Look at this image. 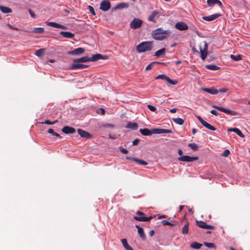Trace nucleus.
I'll return each mask as SVG.
<instances>
[{
	"label": "nucleus",
	"mask_w": 250,
	"mask_h": 250,
	"mask_svg": "<svg viewBox=\"0 0 250 250\" xmlns=\"http://www.w3.org/2000/svg\"><path fill=\"white\" fill-rule=\"evenodd\" d=\"M44 31V29L42 27H36L34 28L32 32L36 33H42Z\"/></svg>",
	"instance_id": "obj_38"
},
{
	"label": "nucleus",
	"mask_w": 250,
	"mask_h": 250,
	"mask_svg": "<svg viewBox=\"0 0 250 250\" xmlns=\"http://www.w3.org/2000/svg\"><path fill=\"white\" fill-rule=\"evenodd\" d=\"M110 2L107 0H103L100 4V9L103 11H107L110 8Z\"/></svg>",
	"instance_id": "obj_11"
},
{
	"label": "nucleus",
	"mask_w": 250,
	"mask_h": 250,
	"mask_svg": "<svg viewBox=\"0 0 250 250\" xmlns=\"http://www.w3.org/2000/svg\"><path fill=\"white\" fill-rule=\"evenodd\" d=\"M198 159V157H191L188 155L181 156L178 158V160L182 162H193Z\"/></svg>",
	"instance_id": "obj_10"
},
{
	"label": "nucleus",
	"mask_w": 250,
	"mask_h": 250,
	"mask_svg": "<svg viewBox=\"0 0 250 250\" xmlns=\"http://www.w3.org/2000/svg\"><path fill=\"white\" fill-rule=\"evenodd\" d=\"M188 146L194 151L198 150V146L197 144L195 143H190L188 144Z\"/></svg>",
	"instance_id": "obj_41"
},
{
	"label": "nucleus",
	"mask_w": 250,
	"mask_h": 250,
	"mask_svg": "<svg viewBox=\"0 0 250 250\" xmlns=\"http://www.w3.org/2000/svg\"><path fill=\"white\" fill-rule=\"evenodd\" d=\"M84 52V49L82 47H79L73 50L68 52V54L70 55H80Z\"/></svg>",
	"instance_id": "obj_19"
},
{
	"label": "nucleus",
	"mask_w": 250,
	"mask_h": 250,
	"mask_svg": "<svg viewBox=\"0 0 250 250\" xmlns=\"http://www.w3.org/2000/svg\"><path fill=\"white\" fill-rule=\"evenodd\" d=\"M134 162L140 165H146L147 163L144 160L136 158L134 160Z\"/></svg>",
	"instance_id": "obj_44"
},
{
	"label": "nucleus",
	"mask_w": 250,
	"mask_h": 250,
	"mask_svg": "<svg viewBox=\"0 0 250 250\" xmlns=\"http://www.w3.org/2000/svg\"><path fill=\"white\" fill-rule=\"evenodd\" d=\"M122 243L124 246V247L126 250H134L130 246L128 245L127 240L126 239H121Z\"/></svg>",
	"instance_id": "obj_32"
},
{
	"label": "nucleus",
	"mask_w": 250,
	"mask_h": 250,
	"mask_svg": "<svg viewBox=\"0 0 250 250\" xmlns=\"http://www.w3.org/2000/svg\"><path fill=\"white\" fill-rule=\"evenodd\" d=\"M221 16L220 14H215L209 16H205L203 17V19L208 21H212L217 19Z\"/></svg>",
	"instance_id": "obj_17"
},
{
	"label": "nucleus",
	"mask_w": 250,
	"mask_h": 250,
	"mask_svg": "<svg viewBox=\"0 0 250 250\" xmlns=\"http://www.w3.org/2000/svg\"><path fill=\"white\" fill-rule=\"evenodd\" d=\"M7 26L10 28V29H12V30H19V28L18 27H15L10 24H7Z\"/></svg>",
	"instance_id": "obj_52"
},
{
	"label": "nucleus",
	"mask_w": 250,
	"mask_h": 250,
	"mask_svg": "<svg viewBox=\"0 0 250 250\" xmlns=\"http://www.w3.org/2000/svg\"><path fill=\"white\" fill-rule=\"evenodd\" d=\"M201 90L208 92L212 95H216L218 94L219 91L217 89H216L213 87L212 88H201Z\"/></svg>",
	"instance_id": "obj_20"
},
{
	"label": "nucleus",
	"mask_w": 250,
	"mask_h": 250,
	"mask_svg": "<svg viewBox=\"0 0 250 250\" xmlns=\"http://www.w3.org/2000/svg\"><path fill=\"white\" fill-rule=\"evenodd\" d=\"M74 62H90V59L88 57H83L79 59L73 60Z\"/></svg>",
	"instance_id": "obj_28"
},
{
	"label": "nucleus",
	"mask_w": 250,
	"mask_h": 250,
	"mask_svg": "<svg viewBox=\"0 0 250 250\" xmlns=\"http://www.w3.org/2000/svg\"><path fill=\"white\" fill-rule=\"evenodd\" d=\"M173 121L175 123L179 125H182L184 123V120L180 118H173Z\"/></svg>",
	"instance_id": "obj_39"
},
{
	"label": "nucleus",
	"mask_w": 250,
	"mask_h": 250,
	"mask_svg": "<svg viewBox=\"0 0 250 250\" xmlns=\"http://www.w3.org/2000/svg\"><path fill=\"white\" fill-rule=\"evenodd\" d=\"M197 225L200 228L204 229H214L215 227L211 225H208L206 223L203 221H196Z\"/></svg>",
	"instance_id": "obj_9"
},
{
	"label": "nucleus",
	"mask_w": 250,
	"mask_h": 250,
	"mask_svg": "<svg viewBox=\"0 0 250 250\" xmlns=\"http://www.w3.org/2000/svg\"><path fill=\"white\" fill-rule=\"evenodd\" d=\"M212 107L218 110L219 111H221L222 112H225L228 114H229L231 115H237L238 113L236 111L234 110H231L229 109L225 108L224 107L219 106L215 105H212Z\"/></svg>",
	"instance_id": "obj_5"
},
{
	"label": "nucleus",
	"mask_w": 250,
	"mask_h": 250,
	"mask_svg": "<svg viewBox=\"0 0 250 250\" xmlns=\"http://www.w3.org/2000/svg\"><path fill=\"white\" fill-rule=\"evenodd\" d=\"M87 66V65L83 64L73 63L71 64L70 68L71 69H83L86 67Z\"/></svg>",
	"instance_id": "obj_26"
},
{
	"label": "nucleus",
	"mask_w": 250,
	"mask_h": 250,
	"mask_svg": "<svg viewBox=\"0 0 250 250\" xmlns=\"http://www.w3.org/2000/svg\"><path fill=\"white\" fill-rule=\"evenodd\" d=\"M28 12L32 18H35L36 17L35 14L33 12V11L31 9H29Z\"/></svg>",
	"instance_id": "obj_51"
},
{
	"label": "nucleus",
	"mask_w": 250,
	"mask_h": 250,
	"mask_svg": "<svg viewBox=\"0 0 250 250\" xmlns=\"http://www.w3.org/2000/svg\"><path fill=\"white\" fill-rule=\"evenodd\" d=\"M156 79H162L164 80H166L167 83L172 85H175L178 83V81L176 80L173 81L170 79L167 76L164 74H160L157 76Z\"/></svg>",
	"instance_id": "obj_8"
},
{
	"label": "nucleus",
	"mask_w": 250,
	"mask_h": 250,
	"mask_svg": "<svg viewBox=\"0 0 250 250\" xmlns=\"http://www.w3.org/2000/svg\"><path fill=\"white\" fill-rule=\"evenodd\" d=\"M228 90L229 89L227 88H222L218 90L220 92L225 93V92H227L228 91Z\"/></svg>",
	"instance_id": "obj_53"
},
{
	"label": "nucleus",
	"mask_w": 250,
	"mask_h": 250,
	"mask_svg": "<svg viewBox=\"0 0 250 250\" xmlns=\"http://www.w3.org/2000/svg\"><path fill=\"white\" fill-rule=\"evenodd\" d=\"M136 159V158H134V157H129V156H126V159L128 160H131V161H134V160Z\"/></svg>",
	"instance_id": "obj_57"
},
{
	"label": "nucleus",
	"mask_w": 250,
	"mask_h": 250,
	"mask_svg": "<svg viewBox=\"0 0 250 250\" xmlns=\"http://www.w3.org/2000/svg\"><path fill=\"white\" fill-rule=\"evenodd\" d=\"M121 151L123 154H127L128 153V150L125 148H122Z\"/></svg>",
	"instance_id": "obj_56"
},
{
	"label": "nucleus",
	"mask_w": 250,
	"mask_h": 250,
	"mask_svg": "<svg viewBox=\"0 0 250 250\" xmlns=\"http://www.w3.org/2000/svg\"><path fill=\"white\" fill-rule=\"evenodd\" d=\"M154 234V230H150L149 232V234L150 236H153Z\"/></svg>",
	"instance_id": "obj_59"
},
{
	"label": "nucleus",
	"mask_w": 250,
	"mask_h": 250,
	"mask_svg": "<svg viewBox=\"0 0 250 250\" xmlns=\"http://www.w3.org/2000/svg\"><path fill=\"white\" fill-rule=\"evenodd\" d=\"M166 54V49L165 48H162L157 51L155 53V56L156 57H160L161 56H165Z\"/></svg>",
	"instance_id": "obj_33"
},
{
	"label": "nucleus",
	"mask_w": 250,
	"mask_h": 250,
	"mask_svg": "<svg viewBox=\"0 0 250 250\" xmlns=\"http://www.w3.org/2000/svg\"><path fill=\"white\" fill-rule=\"evenodd\" d=\"M197 118L204 127L210 130H216V128L215 127H214L213 126L210 125L209 123L204 121L201 116H197Z\"/></svg>",
	"instance_id": "obj_7"
},
{
	"label": "nucleus",
	"mask_w": 250,
	"mask_h": 250,
	"mask_svg": "<svg viewBox=\"0 0 250 250\" xmlns=\"http://www.w3.org/2000/svg\"><path fill=\"white\" fill-rule=\"evenodd\" d=\"M62 131L65 134H73L76 132V129L74 128L69 126H64Z\"/></svg>",
	"instance_id": "obj_16"
},
{
	"label": "nucleus",
	"mask_w": 250,
	"mask_h": 250,
	"mask_svg": "<svg viewBox=\"0 0 250 250\" xmlns=\"http://www.w3.org/2000/svg\"><path fill=\"white\" fill-rule=\"evenodd\" d=\"M206 68L211 70H217L220 67L214 64H207L205 66Z\"/></svg>",
	"instance_id": "obj_35"
},
{
	"label": "nucleus",
	"mask_w": 250,
	"mask_h": 250,
	"mask_svg": "<svg viewBox=\"0 0 250 250\" xmlns=\"http://www.w3.org/2000/svg\"><path fill=\"white\" fill-rule=\"evenodd\" d=\"M184 207V206H182V205L180 206V207H179L180 211H181L183 209Z\"/></svg>",
	"instance_id": "obj_64"
},
{
	"label": "nucleus",
	"mask_w": 250,
	"mask_h": 250,
	"mask_svg": "<svg viewBox=\"0 0 250 250\" xmlns=\"http://www.w3.org/2000/svg\"><path fill=\"white\" fill-rule=\"evenodd\" d=\"M188 229H189V223L188 222L186 225L184 226L182 228V234L186 235L187 234L188 232Z\"/></svg>",
	"instance_id": "obj_36"
},
{
	"label": "nucleus",
	"mask_w": 250,
	"mask_h": 250,
	"mask_svg": "<svg viewBox=\"0 0 250 250\" xmlns=\"http://www.w3.org/2000/svg\"><path fill=\"white\" fill-rule=\"evenodd\" d=\"M45 23L48 26H50L55 28H61L64 30L67 29V27L66 26L56 22L47 21Z\"/></svg>",
	"instance_id": "obj_13"
},
{
	"label": "nucleus",
	"mask_w": 250,
	"mask_h": 250,
	"mask_svg": "<svg viewBox=\"0 0 250 250\" xmlns=\"http://www.w3.org/2000/svg\"><path fill=\"white\" fill-rule=\"evenodd\" d=\"M44 52V49H42V48L40 49L36 50L35 52V54L38 57H41V56L42 55Z\"/></svg>",
	"instance_id": "obj_43"
},
{
	"label": "nucleus",
	"mask_w": 250,
	"mask_h": 250,
	"mask_svg": "<svg viewBox=\"0 0 250 250\" xmlns=\"http://www.w3.org/2000/svg\"><path fill=\"white\" fill-rule=\"evenodd\" d=\"M88 9H89L90 13L92 15L95 16L96 15V13L95 12L94 9V8L92 6L89 5L88 6Z\"/></svg>",
	"instance_id": "obj_46"
},
{
	"label": "nucleus",
	"mask_w": 250,
	"mask_h": 250,
	"mask_svg": "<svg viewBox=\"0 0 250 250\" xmlns=\"http://www.w3.org/2000/svg\"><path fill=\"white\" fill-rule=\"evenodd\" d=\"M57 122H58V120H56L54 122H51V121H50L49 120H46L43 123H42V124H45L46 125H54Z\"/></svg>",
	"instance_id": "obj_47"
},
{
	"label": "nucleus",
	"mask_w": 250,
	"mask_h": 250,
	"mask_svg": "<svg viewBox=\"0 0 250 250\" xmlns=\"http://www.w3.org/2000/svg\"><path fill=\"white\" fill-rule=\"evenodd\" d=\"M107 56H103L101 54H96L92 55L91 57H89L90 62H95L100 59H106Z\"/></svg>",
	"instance_id": "obj_12"
},
{
	"label": "nucleus",
	"mask_w": 250,
	"mask_h": 250,
	"mask_svg": "<svg viewBox=\"0 0 250 250\" xmlns=\"http://www.w3.org/2000/svg\"><path fill=\"white\" fill-rule=\"evenodd\" d=\"M153 47L152 42H143L136 46V50L139 53L150 51Z\"/></svg>",
	"instance_id": "obj_2"
},
{
	"label": "nucleus",
	"mask_w": 250,
	"mask_h": 250,
	"mask_svg": "<svg viewBox=\"0 0 250 250\" xmlns=\"http://www.w3.org/2000/svg\"><path fill=\"white\" fill-rule=\"evenodd\" d=\"M177 111V108H172L170 110V112L172 113L176 112Z\"/></svg>",
	"instance_id": "obj_58"
},
{
	"label": "nucleus",
	"mask_w": 250,
	"mask_h": 250,
	"mask_svg": "<svg viewBox=\"0 0 250 250\" xmlns=\"http://www.w3.org/2000/svg\"><path fill=\"white\" fill-rule=\"evenodd\" d=\"M140 142V139H136L132 142V145L133 146H136L138 145L139 142Z\"/></svg>",
	"instance_id": "obj_54"
},
{
	"label": "nucleus",
	"mask_w": 250,
	"mask_h": 250,
	"mask_svg": "<svg viewBox=\"0 0 250 250\" xmlns=\"http://www.w3.org/2000/svg\"><path fill=\"white\" fill-rule=\"evenodd\" d=\"M200 57L204 60L208 55V44L206 42H204L203 46H200Z\"/></svg>",
	"instance_id": "obj_4"
},
{
	"label": "nucleus",
	"mask_w": 250,
	"mask_h": 250,
	"mask_svg": "<svg viewBox=\"0 0 250 250\" xmlns=\"http://www.w3.org/2000/svg\"><path fill=\"white\" fill-rule=\"evenodd\" d=\"M47 132L50 134H52L53 135L57 137H59L60 138H62V137L57 132H55L54 130L52 128H50L47 130Z\"/></svg>",
	"instance_id": "obj_42"
},
{
	"label": "nucleus",
	"mask_w": 250,
	"mask_h": 250,
	"mask_svg": "<svg viewBox=\"0 0 250 250\" xmlns=\"http://www.w3.org/2000/svg\"><path fill=\"white\" fill-rule=\"evenodd\" d=\"M136 228L138 229V232L140 236L143 240H145L146 239V235L144 232L143 229L137 225H136Z\"/></svg>",
	"instance_id": "obj_27"
},
{
	"label": "nucleus",
	"mask_w": 250,
	"mask_h": 250,
	"mask_svg": "<svg viewBox=\"0 0 250 250\" xmlns=\"http://www.w3.org/2000/svg\"><path fill=\"white\" fill-rule=\"evenodd\" d=\"M143 23V21L139 19L135 18L130 23L131 28L136 29L140 28Z\"/></svg>",
	"instance_id": "obj_6"
},
{
	"label": "nucleus",
	"mask_w": 250,
	"mask_h": 250,
	"mask_svg": "<svg viewBox=\"0 0 250 250\" xmlns=\"http://www.w3.org/2000/svg\"><path fill=\"white\" fill-rule=\"evenodd\" d=\"M162 223L163 224V225L165 226H174L173 224H171L170 222H168L166 220H163L162 221Z\"/></svg>",
	"instance_id": "obj_49"
},
{
	"label": "nucleus",
	"mask_w": 250,
	"mask_h": 250,
	"mask_svg": "<svg viewBox=\"0 0 250 250\" xmlns=\"http://www.w3.org/2000/svg\"><path fill=\"white\" fill-rule=\"evenodd\" d=\"M99 110L101 111V114L102 115H104L105 114V110L104 109L100 108Z\"/></svg>",
	"instance_id": "obj_60"
},
{
	"label": "nucleus",
	"mask_w": 250,
	"mask_h": 250,
	"mask_svg": "<svg viewBox=\"0 0 250 250\" xmlns=\"http://www.w3.org/2000/svg\"><path fill=\"white\" fill-rule=\"evenodd\" d=\"M161 64L162 65H165V62H153L151 63H150L148 65L146 66V70H148L151 69L154 65L155 64Z\"/></svg>",
	"instance_id": "obj_31"
},
{
	"label": "nucleus",
	"mask_w": 250,
	"mask_h": 250,
	"mask_svg": "<svg viewBox=\"0 0 250 250\" xmlns=\"http://www.w3.org/2000/svg\"><path fill=\"white\" fill-rule=\"evenodd\" d=\"M192 132L193 134H195L196 133V129L194 128H193L192 129Z\"/></svg>",
	"instance_id": "obj_62"
},
{
	"label": "nucleus",
	"mask_w": 250,
	"mask_h": 250,
	"mask_svg": "<svg viewBox=\"0 0 250 250\" xmlns=\"http://www.w3.org/2000/svg\"><path fill=\"white\" fill-rule=\"evenodd\" d=\"M181 63V61H179H179H176V62H175V64H176V65H178V64H180Z\"/></svg>",
	"instance_id": "obj_63"
},
{
	"label": "nucleus",
	"mask_w": 250,
	"mask_h": 250,
	"mask_svg": "<svg viewBox=\"0 0 250 250\" xmlns=\"http://www.w3.org/2000/svg\"><path fill=\"white\" fill-rule=\"evenodd\" d=\"M230 57L232 60L235 61H238L242 60V56L241 55H237L235 56L231 54L230 55Z\"/></svg>",
	"instance_id": "obj_40"
},
{
	"label": "nucleus",
	"mask_w": 250,
	"mask_h": 250,
	"mask_svg": "<svg viewBox=\"0 0 250 250\" xmlns=\"http://www.w3.org/2000/svg\"><path fill=\"white\" fill-rule=\"evenodd\" d=\"M60 34L62 35L64 38L72 39L75 35L74 34L67 31H61Z\"/></svg>",
	"instance_id": "obj_21"
},
{
	"label": "nucleus",
	"mask_w": 250,
	"mask_h": 250,
	"mask_svg": "<svg viewBox=\"0 0 250 250\" xmlns=\"http://www.w3.org/2000/svg\"><path fill=\"white\" fill-rule=\"evenodd\" d=\"M152 132L153 134L171 133L172 131L170 129L163 128H153L152 129Z\"/></svg>",
	"instance_id": "obj_15"
},
{
	"label": "nucleus",
	"mask_w": 250,
	"mask_h": 250,
	"mask_svg": "<svg viewBox=\"0 0 250 250\" xmlns=\"http://www.w3.org/2000/svg\"><path fill=\"white\" fill-rule=\"evenodd\" d=\"M171 31L169 30H163L161 28L154 30L152 33L153 39L156 40L162 41L167 38L170 35Z\"/></svg>",
	"instance_id": "obj_1"
},
{
	"label": "nucleus",
	"mask_w": 250,
	"mask_h": 250,
	"mask_svg": "<svg viewBox=\"0 0 250 250\" xmlns=\"http://www.w3.org/2000/svg\"><path fill=\"white\" fill-rule=\"evenodd\" d=\"M202 246V244L198 242H193L190 245V247L196 250H198Z\"/></svg>",
	"instance_id": "obj_37"
},
{
	"label": "nucleus",
	"mask_w": 250,
	"mask_h": 250,
	"mask_svg": "<svg viewBox=\"0 0 250 250\" xmlns=\"http://www.w3.org/2000/svg\"><path fill=\"white\" fill-rule=\"evenodd\" d=\"M229 132H234L241 138L245 137L244 135L242 133L241 130L237 128H230L228 129Z\"/></svg>",
	"instance_id": "obj_25"
},
{
	"label": "nucleus",
	"mask_w": 250,
	"mask_h": 250,
	"mask_svg": "<svg viewBox=\"0 0 250 250\" xmlns=\"http://www.w3.org/2000/svg\"><path fill=\"white\" fill-rule=\"evenodd\" d=\"M159 14V12L157 11H153L152 13L149 15L148 17V20L150 21H152L153 22H155V21L154 20L155 18Z\"/></svg>",
	"instance_id": "obj_29"
},
{
	"label": "nucleus",
	"mask_w": 250,
	"mask_h": 250,
	"mask_svg": "<svg viewBox=\"0 0 250 250\" xmlns=\"http://www.w3.org/2000/svg\"><path fill=\"white\" fill-rule=\"evenodd\" d=\"M136 214L139 216H134L133 219L138 221L147 222L149 221L153 218L152 216L146 217L145 213L140 211H137Z\"/></svg>",
	"instance_id": "obj_3"
},
{
	"label": "nucleus",
	"mask_w": 250,
	"mask_h": 250,
	"mask_svg": "<svg viewBox=\"0 0 250 250\" xmlns=\"http://www.w3.org/2000/svg\"><path fill=\"white\" fill-rule=\"evenodd\" d=\"M147 107L151 111L155 112L156 111V108L153 105L147 104Z\"/></svg>",
	"instance_id": "obj_48"
},
{
	"label": "nucleus",
	"mask_w": 250,
	"mask_h": 250,
	"mask_svg": "<svg viewBox=\"0 0 250 250\" xmlns=\"http://www.w3.org/2000/svg\"><path fill=\"white\" fill-rule=\"evenodd\" d=\"M207 3L210 7H212L216 4H218L220 7L222 5V2L219 0H207Z\"/></svg>",
	"instance_id": "obj_22"
},
{
	"label": "nucleus",
	"mask_w": 250,
	"mask_h": 250,
	"mask_svg": "<svg viewBox=\"0 0 250 250\" xmlns=\"http://www.w3.org/2000/svg\"><path fill=\"white\" fill-rule=\"evenodd\" d=\"M0 10L3 13H10L12 12V10L10 8L1 5L0 6Z\"/></svg>",
	"instance_id": "obj_34"
},
{
	"label": "nucleus",
	"mask_w": 250,
	"mask_h": 250,
	"mask_svg": "<svg viewBox=\"0 0 250 250\" xmlns=\"http://www.w3.org/2000/svg\"><path fill=\"white\" fill-rule=\"evenodd\" d=\"M139 132L144 136H149L153 134L152 132V129L151 130L148 128L140 129Z\"/></svg>",
	"instance_id": "obj_24"
},
{
	"label": "nucleus",
	"mask_w": 250,
	"mask_h": 250,
	"mask_svg": "<svg viewBox=\"0 0 250 250\" xmlns=\"http://www.w3.org/2000/svg\"><path fill=\"white\" fill-rule=\"evenodd\" d=\"M178 153L179 155H182L183 154V151L181 149H179Z\"/></svg>",
	"instance_id": "obj_61"
},
{
	"label": "nucleus",
	"mask_w": 250,
	"mask_h": 250,
	"mask_svg": "<svg viewBox=\"0 0 250 250\" xmlns=\"http://www.w3.org/2000/svg\"><path fill=\"white\" fill-rule=\"evenodd\" d=\"M129 6V4L127 3L121 2L117 4L113 8V10H116L120 9L126 8Z\"/></svg>",
	"instance_id": "obj_23"
},
{
	"label": "nucleus",
	"mask_w": 250,
	"mask_h": 250,
	"mask_svg": "<svg viewBox=\"0 0 250 250\" xmlns=\"http://www.w3.org/2000/svg\"><path fill=\"white\" fill-rule=\"evenodd\" d=\"M125 127L127 128H131L133 130H136L138 129V124L136 123H132L131 122H129Z\"/></svg>",
	"instance_id": "obj_30"
},
{
	"label": "nucleus",
	"mask_w": 250,
	"mask_h": 250,
	"mask_svg": "<svg viewBox=\"0 0 250 250\" xmlns=\"http://www.w3.org/2000/svg\"><path fill=\"white\" fill-rule=\"evenodd\" d=\"M78 133L83 138H89L91 137V135L88 132L81 129H78Z\"/></svg>",
	"instance_id": "obj_18"
},
{
	"label": "nucleus",
	"mask_w": 250,
	"mask_h": 250,
	"mask_svg": "<svg viewBox=\"0 0 250 250\" xmlns=\"http://www.w3.org/2000/svg\"><path fill=\"white\" fill-rule=\"evenodd\" d=\"M175 28L180 31L186 30L188 27L187 24L183 22H178L175 25Z\"/></svg>",
	"instance_id": "obj_14"
},
{
	"label": "nucleus",
	"mask_w": 250,
	"mask_h": 250,
	"mask_svg": "<svg viewBox=\"0 0 250 250\" xmlns=\"http://www.w3.org/2000/svg\"><path fill=\"white\" fill-rule=\"evenodd\" d=\"M204 245L209 248H213L215 247L214 244L212 243L205 242Z\"/></svg>",
	"instance_id": "obj_45"
},
{
	"label": "nucleus",
	"mask_w": 250,
	"mask_h": 250,
	"mask_svg": "<svg viewBox=\"0 0 250 250\" xmlns=\"http://www.w3.org/2000/svg\"><path fill=\"white\" fill-rule=\"evenodd\" d=\"M210 113L212 114H213L214 115H215V116H218L219 114V113L217 111H216L215 110H211L210 111Z\"/></svg>",
	"instance_id": "obj_55"
},
{
	"label": "nucleus",
	"mask_w": 250,
	"mask_h": 250,
	"mask_svg": "<svg viewBox=\"0 0 250 250\" xmlns=\"http://www.w3.org/2000/svg\"><path fill=\"white\" fill-rule=\"evenodd\" d=\"M230 152L228 149H226L224 151L223 153L222 154V155L224 157H227L229 154Z\"/></svg>",
	"instance_id": "obj_50"
}]
</instances>
